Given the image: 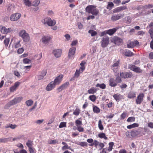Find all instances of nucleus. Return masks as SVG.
<instances>
[{
    "instance_id": "obj_61",
    "label": "nucleus",
    "mask_w": 153,
    "mask_h": 153,
    "mask_svg": "<svg viewBox=\"0 0 153 153\" xmlns=\"http://www.w3.org/2000/svg\"><path fill=\"white\" fill-rule=\"evenodd\" d=\"M21 45L20 44L19 42L16 43L15 44L14 47L16 48H18Z\"/></svg>"
},
{
    "instance_id": "obj_60",
    "label": "nucleus",
    "mask_w": 153,
    "mask_h": 153,
    "mask_svg": "<svg viewBox=\"0 0 153 153\" xmlns=\"http://www.w3.org/2000/svg\"><path fill=\"white\" fill-rule=\"evenodd\" d=\"M24 51V49L23 48H19L18 50L17 53L19 54L22 53Z\"/></svg>"
},
{
    "instance_id": "obj_8",
    "label": "nucleus",
    "mask_w": 153,
    "mask_h": 153,
    "mask_svg": "<svg viewBox=\"0 0 153 153\" xmlns=\"http://www.w3.org/2000/svg\"><path fill=\"white\" fill-rule=\"evenodd\" d=\"M21 15L19 13H16L12 14L10 17V20L12 21H16L18 20Z\"/></svg>"
},
{
    "instance_id": "obj_21",
    "label": "nucleus",
    "mask_w": 153,
    "mask_h": 153,
    "mask_svg": "<svg viewBox=\"0 0 153 153\" xmlns=\"http://www.w3.org/2000/svg\"><path fill=\"white\" fill-rule=\"evenodd\" d=\"M149 32L150 33L152 39V40L150 43V47L151 48L153 49V28L149 30Z\"/></svg>"
},
{
    "instance_id": "obj_9",
    "label": "nucleus",
    "mask_w": 153,
    "mask_h": 153,
    "mask_svg": "<svg viewBox=\"0 0 153 153\" xmlns=\"http://www.w3.org/2000/svg\"><path fill=\"white\" fill-rule=\"evenodd\" d=\"M144 94L143 93L140 94L137 96L136 100V103L138 104H140L143 101Z\"/></svg>"
},
{
    "instance_id": "obj_15",
    "label": "nucleus",
    "mask_w": 153,
    "mask_h": 153,
    "mask_svg": "<svg viewBox=\"0 0 153 153\" xmlns=\"http://www.w3.org/2000/svg\"><path fill=\"white\" fill-rule=\"evenodd\" d=\"M20 84V82H16L14 85L10 88V91L13 92L15 91L17 88Z\"/></svg>"
},
{
    "instance_id": "obj_47",
    "label": "nucleus",
    "mask_w": 153,
    "mask_h": 153,
    "mask_svg": "<svg viewBox=\"0 0 153 153\" xmlns=\"http://www.w3.org/2000/svg\"><path fill=\"white\" fill-rule=\"evenodd\" d=\"M88 32L91 34V36H95L97 34V33L95 31L93 30H90Z\"/></svg>"
},
{
    "instance_id": "obj_4",
    "label": "nucleus",
    "mask_w": 153,
    "mask_h": 153,
    "mask_svg": "<svg viewBox=\"0 0 153 153\" xmlns=\"http://www.w3.org/2000/svg\"><path fill=\"white\" fill-rule=\"evenodd\" d=\"M111 41L112 42L117 45H120L123 43L122 39L117 37H114L112 38L111 39Z\"/></svg>"
},
{
    "instance_id": "obj_16",
    "label": "nucleus",
    "mask_w": 153,
    "mask_h": 153,
    "mask_svg": "<svg viewBox=\"0 0 153 153\" xmlns=\"http://www.w3.org/2000/svg\"><path fill=\"white\" fill-rule=\"evenodd\" d=\"M96 8V7L94 5H89L86 8L85 10L88 13H90V12L93 11Z\"/></svg>"
},
{
    "instance_id": "obj_44",
    "label": "nucleus",
    "mask_w": 153,
    "mask_h": 153,
    "mask_svg": "<svg viewBox=\"0 0 153 153\" xmlns=\"http://www.w3.org/2000/svg\"><path fill=\"white\" fill-rule=\"evenodd\" d=\"M23 62L24 64H27L30 63L31 60L27 58H25L23 60Z\"/></svg>"
},
{
    "instance_id": "obj_27",
    "label": "nucleus",
    "mask_w": 153,
    "mask_h": 153,
    "mask_svg": "<svg viewBox=\"0 0 153 153\" xmlns=\"http://www.w3.org/2000/svg\"><path fill=\"white\" fill-rule=\"evenodd\" d=\"M97 91V88L92 87L88 90V92L89 94H94L96 93Z\"/></svg>"
},
{
    "instance_id": "obj_25",
    "label": "nucleus",
    "mask_w": 153,
    "mask_h": 153,
    "mask_svg": "<svg viewBox=\"0 0 153 153\" xmlns=\"http://www.w3.org/2000/svg\"><path fill=\"white\" fill-rule=\"evenodd\" d=\"M23 41L25 42H27L29 41L30 37L28 33L26 34L22 38Z\"/></svg>"
},
{
    "instance_id": "obj_20",
    "label": "nucleus",
    "mask_w": 153,
    "mask_h": 153,
    "mask_svg": "<svg viewBox=\"0 0 153 153\" xmlns=\"http://www.w3.org/2000/svg\"><path fill=\"white\" fill-rule=\"evenodd\" d=\"M126 8V7L124 6L118 7L113 10V13H118L123 10L125 9Z\"/></svg>"
},
{
    "instance_id": "obj_30",
    "label": "nucleus",
    "mask_w": 153,
    "mask_h": 153,
    "mask_svg": "<svg viewBox=\"0 0 153 153\" xmlns=\"http://www.w3.org/2000/svg\"><path fill=\"white\" fill-rule=\"evenodd\" d=\"M98 126L99 129L101 131L103 130L104 129L101 120H100L98 121Z\"/></svg>"
},
{
    "instance_id": "obj_42",
    "label": "nucleus",
    "mask_w": 153,
    "mask_h": 153,
    "mask_svg": "<svg viewBox=\"0 0 153 153\" xmlns=\"http://www.w3.org/2000/svg\"><path fill=\"white\" fill-rule=\"evenodd\" d=\"M127 116H128L127 112H124L120 115V119L121 120H123Z\"/></svg>"
},
{
    "instance_id": "obj_43",
    "label": "nucleus",
    "mask_w": 153,
    "mask_h": 153,
    "mask_svg": "<svg viewBox=\"0 0 153 153\" xmlns=\"http://www.w3.org/2000/svg\"><path fill=\"white\" fill-rule=\"evenodd\" d=\"M136 94L134 92H131L129 94L128 97L129 98H132L135 97Z\"/></svg>"
},
{
    "instance_id": "obj_12",
    "label": "nucleus",
    "mask_w": 153,
    "mask_h": 153,
    "mask_svg": "<svg viewBox=\"0 0 153 153\" xmlns=\"http://www.w3.org/2000/svg\"><path fill=\"white\" fill-rule=\"evenodd\" d=\"M63 77V76L62 75H59L55 78L53 82V83L55 85L59 84L61 82Z\"/></svg>"
},
{
    "instance_id": "obj_58",
    "label": "nucleus",
    "mask_w": 153,
    "mask_h": 153,
    "mask_svg": "<svg viewBox=\"0 0 153 153\" xmlns=\"http://www.w3.org/2000/svg\"><path fill=\"white\" fill-rule=\"evenodd\" d=\"M80 74V70H76L75 73V76L76 77H78Z\"/></svg>"
},
{
    "instance_id": "obj_24",
    "label": "nucleus",
    "mask_w": 153,
    "mask_h": 153,
    "mask_svg": "<svg viewBox=\"0 0 153 153\" xmlns=\"http://www.w3.org/2000/svg\"><path fill=\"white\" fill-rule=\"evenodd\" d=\"M119 64V62L118 61L112 65V68L114 72H115L117 71V70L118 68Z\"/></svg>"
},
{
    "instance_id": "obj_19",
    "label": "nucleus",
    "mask_w": 153,
    "mask_h": 153,
    "mask_svg": "<svg viewBox=\"0 0 153 153\" xmlns=\"http://www.w3.org/2000/svg\"><path fill=\"white\" fill-rule=\"evenodd\" d=\"M113 97L115 100L117 102L119 101L120 100L123 99V97L122 95L118 94L114 95Z\"/></svg>"
},
{
    "instance_id": "obj_10",
    "label": "nucleus",
    "mask_w": 153,
    "mask_h": 153,
    "mask_svg": "<svg viewBox=\"0 0 153 153\" xmlns=\"http://www.w3.org/2000/svg\"><path fill=\"white\" fill-rule=\"evenodd\" d=\"M132 76V74L131 72L122 73L120 74L121 77L124 79L130 78Z\"/></svg>"
},
{
    "instance_id": "obj_22",
    "label": "nucleus",
    "mask_w": 153,
    "mask_h": 153,
    "mask_svg": "<svg viewBox=\"0 0 153 153\" xmlns=\"http://www.w3.org/2000/svg\"><path fill=\"white\" fill-rule=\"evenodd\" d=\"M117 85V82L114 78H111L109 80V85L111 87H115Z\"/></svg>"
},
{
    "instance_id": "obj_41",
    "label": "nucleus",
    "mask_w": 153,
    "mask_h": 153,
    "mask_svg": "<svg viewBox=\"0 0 153 153\" xmlns=\"http://www.w3.org/2000/svg\"><path fill=\"white\" fill-rule=\"evenodd\" d=\"M124 54L126 56H131L133 55V53L132 52L126 50Z\"/></svg>"
},
{
    "instance_id": "obj_45",
    "label": "nucleus",
    "mask_w": 153,
    "mask_h": 153,
    "mask_svg": "<svg viewBox=\"0 0 153 153\" xmlns=\"http://www.w3.org/2000/svg\"><path fill=\"white\" fill-rule=\"evenodd\" d=\"M100 142L97 140H94L92 144H91V146H94L95 147H97L99 145Z\"/></svg>"
},
{
    "instance_id": "obj_49",
    "label": "nucleus",
    "mask_w": 153,
    "mask_h": 153,
    "mask_svg": "<svg viewBox=\"0 0 153 153\" xmlns=\"http://www.w3.org/2000/svg\"><path fill=\"white\" fill-rule=\"evenodd\" d=\"M42 53H39V54L35 55V58L37 60H39L42 58Z\"/></svg>"
},
{
    "instance_id": "obj_40",
    "label": "nucleus",
    "mask_w": 153,
    "mask_h": 153,
    "mask_svg": "<svg viewBox=\"0 0 153 153\" xmlns=\"http://www.w3.org/2000/svg\"><path fill=\"white\" fill-rule=\"evenodd\" d=\"M80 113V110L78 108H76L73 112V114L74 115L78 116Z\"/></svg>"
},
{
    "instance_id": "obj_34",
    "label": "nucleus",
    "mask_w": 153,
    "mask_h": 153,
    "mask_svg": "<svg viewBox=\"0 0 153 153\" xmlns=\"http://www.w3.org/2000/svg\"><path fill=\"white\" fill-rule=\"evenodd\" d=\"M10 42V39L8 38H5L4 41V43L5 45V47L7 48L8 45V44Z\"/></svg>"
},
{
    "instance_id": "obj_2",
    "label": "nucleus",
    "mask_w": 153,
    "mask_h": 153,
    "mask_svg": "<svg viewBox=\"0 0 153 153\" xmlns=\"http://www.w3.org/2000/svg\"><path fill=\"white\" fill-rule=\"evenodd\" d=\"M13 31V29L12 28H6L5 26L0 25V31L2 34L6 35Z\"/></svg>"
},
{
    "instance_id": "obj_62",
    "label": "nucleus",
    "mask_w": 153,
    "mask_h": 153,
    "mask_svg": "<svg viewBox=\"0 0 153 153\" xmlns=\"http://www.w3.org/2000/svg\"><path fill=\"white\" fill-rule=\"evenodd\" d=\"M64 36L67 40H69L70 39L71 36L69 34H65Z\"/></svg>"
},
{
    "instance_id": "obj_57",
    "label": "nucleus",
    "mask_w": 153,
    "mask_h": 153,
    "mask_svg": "<svg viewBox=\"0 0 153 153\" xmlns=\"http://www.w3.org/2000/svg\"><path fill=\"white\" fill-rule=\"evenodd\" d=\"M31 65H29L24 67V69L25 71H29L31 67Z\"/></svg>"
},
{
    "instance_id": "obj_48",
    "label": "nucleus",
    "mask_w": 153,
    "mask_h": 153,
    "mask_svg": "<svg viewBox=\"0 0 153 153\" xmlns=\"http://www.w3.org/2000/svg\"><path fill=\"white\" fill-rule=\"evenodd\" d=\"M66 127V123L65 122H62L60 123L59 127L60 128H62L63 127Z\"/></svg>"
},
{
    "instance_id": "obj_37",
    "label": "nucleus",
    "mask_w": 153,
    "mask_h": 153,
    "mask_svg": "<svg viewBox=\"0 0 153 153\" xmlns=\"http://www.w3.org/2000/svg\"><path fill=\"white\" fill-rule=\"evenodd\" d=\"M97 98L96 96L95 95H91L89 97V99L93 102L95 101Z\"/></svg>"
},
{
    "instance_id": "obj_35",
    "label": "nucleus",
    "mask_w": 153,
    "mask_h": 153,
    "mask_svg": "<svg viewBox=\"0 0 153 153\" xmlns=\"http://www.w3.org/2000/svg\"><path fill=\"white\" fill-rule=\"evenodd\" d=\"M96 86L97 87H100L102 89H104L106 88V85L104 83L99 84V83L97 84Z\"/></svg>"
},
{
    "instance_id": "obj_36",
    "label": "nucleus",
    "mask_w": 153,
    "mask_h": 153,
    "mask_svg": "<svg viewBox=\"0 0 153 153\" xmlns=\"http://www.w3.org/2000/svg\"><path fill=\"white\" fill-rule=\"evenodd\" d=\"M127 47L129 48H132L134 46V44L133 42H131L130 41H128V42Z\"/></svg>"
},
{
    "instance_id": "obj_17",
    "label": "nucleus",
    "mask_w": 153,
    "mask_h": 153,
    "mask_svg": "<svg viewBox=\"0 0 153 153\" xmlns=\"http://www.w3.org/2000/svg\"><path fill=\"white\" fill-rule=\"evenodd\" d=\"M62 52L61 49H55L53 50V53L56 57H59L60 56Z\"/></svg>"
},
{
    "instance_id": "obj_31",
    "label": "nucleus",
    "mask_w": 153,
    "mask_h": 153,
    "mask_svg": "<svg viewBox=\"0 0 153 153\" xmlns=\"http://www.w3.org/2000/svg\"><path fill=\"white\" fill-rule=\"evenodd\" d=\"M93 111L95 113H98L100 112V109L97 106H93Z\"/></svg>"
},
{
    "instance_id": "obj_23",
    "label": "nucleus",
    "mask_w": 153,
    "mask_h": 153,
    "mask_svg": "<svg viewBox=\"0 0 153 153\" xmlns=\"http://www.w3.org/2000/svg\"><path fill=\"white\" fill-rule=\"evenodd\" d=\"M117 29H118V28H114L112 29L107 30V34H108L110 35H113L115 32H116Z\"/></svg>"
},
{
    "instance_id": "obj_6",
    "label": "nucleus",
    "mask_w": 153,
    "mask_h": 153,
    "mask_svg": "<svg viewBox=\"0 0 153 153\" xmlns=\"http://www.w3.org/2000/svg\"><path fill=\"white\" fill-rule=\"evenodd\" d=\"M76 48L72 47L69 49L68 54V57L70 59H73L74 58V55L75 53Z\"/></svg>"
},
{
    "instance_id": "obj_18",
    "label": "nucleus",
    "mask_w": 153,
    "mask_h": 153,
    "mask_svg": "<svg viewBox=\"0 0 153 153\" xmlns=\"http://www.w3.org/2000/svg\"><path fill=\"white\" fill-rule=\"evenodd\" d=\"M55 86V85L53 83V81H52L47 85L46 89L48 91H50L54 88Z\"/></svg>"
},
{
    "instance_id": "obj_50",
    "label": "nucleus",
    "mask_w": 153,
    "mask_h": 153,
    "mask_svg": "<svg viewBox=\"0 0 153 153\" xmlns=\"http://www.w3.org/2000/svg\"><path fill=\"white\" fill-rule=\"evenodd\" d=\"M58 141L56 140H50L48 141V143L50 144H55L58 143Z\"/></svg>"
},
{
    "instance_id": "obj_63",
    "label": "nucleus",
    "mask_w": 153,
    "mask_h": 153,
    "mask_svg": "<svg viewBox=\"0 0 153 153\" xmlns=\"http://www.w3.org/2000/svg\"><path fill=\"white\" fill-rule=\"evenodd\" d=\"M127 86V85L126 84L123 83L122 85H120V87L121 89H123L126 88Z\"/></svg>"
},
{
    "instance_id": "obj_55",
    "label": "nucleus",
    "mask_w": 153,
    "mask_h": 153,
    "mask_svg": "<svg viewBox=\"0 0 153 153\" xmlns=\"http://www.w3.org/2000/svg\"><path fill=\"white\" fill-rule=\"evenodd\" d=\"M79 145L80 146H82L84 147V146H87V143L85 142H80L79 143Z\"/></svg>"
},
{
    "instance_id": "obj_54",
    "label": "nucleus",
    "mask_w": 153,
    "mask_h": 153,
    "mask_svg": "<svg viewBox=\"0 0 153 153\" xmlns=\"http://www.w3.org/2000/svg\"><path fill=\"white\" fill-rule=\"evenodd\" d=\"M47 71L46 70H43L39 74H41L42 76L41 78H43L46 75Z\"/></svg>"
},
{
    "instance_id": "obj_7",
    "label": "nucleus",
    "mask_w": 153,
    "mask_h": 153,
    "mask_svg": "<svg viewBox=\"0 0 153 153\" xmlns=\"http://www.w3.org/2000/svg\"><path fill=\"white\" fill-rule=\"evenodd\" d=\"M128 68L131 70L137 73H141L142 72L140 68L134 65H130L128 66Z\"/></svg>"
},
{
    "instance_id": "obj_56",
    "label": "nucleus",
    "mask_w": 153,
    "mask_h": 153,
    "mask_svg": "<svg viewBox=\"0 0 153 153\" xmlns=\"http://www.w3.org/2000/svg\"><path fill=\"white\" fill-rule=\"evenodd\" d=\"M78 44V42L77 40H75L73 41L71 44V46H74Z\"/></svg>"
},
{
    "instance_id": "obj_11",
    "label": "nucleus",
    "mask_w": 153,
    "mask_h": 153,
    "mask_svg": "<svg viewBox=\"0 0 153 153\" xmlns=\"http://www.w3.org/2000/svg\"><path fill=\"white\" fill-rule=\"evenodd\" d=\"M22 99V97H19L15 98L14 100H12L9 102V104L10 105H12L15 104L17 103L20 102Z\"/></svg>"
},
{
    "instance_id": "obj_5",
    "label": "nucleus",
    "mask_w": 153,
    "mask_h": 153,
    "mask_svg": "<svg viewBox=\"0 0 153 153\" xmlns=\"http://www.w3.org/2000/svg\"><path fill=\"white\" fill-rule=\"evenodd\" d=\"M109 43V38L108 37H104L102 38L101 42V46L103 48L106 47Z\"/></svg>"
},
{
    "instance_id": "obj_52",
    "label": "nucleus",
    "mask_w": 153,
    "mask_h": 153,
    "mask_svg": "<svg viewBox=\"0 0 153 153\" xmlns=\"http://www.w3.org/2000/svg\"><path fill=\"white\" fill-rule=\"evenodd\" d=\"M33 103V101L31 100H29L26 102V103L27 106H31Z\"/></svg>"
},
{
    "instance_id": "obj_51",
    "label": "nucleus",
    "mask_w": 153,
    "mask_h": 153,
    "mask_svg": "<svg viewBox=\"0 0 153 153\" xmlns=\"http://www.w3.org/2000/svg\"><path fill=\"white\" fill-rule=\"evenodd\" d=\"M90 13L96 16L99 13V11L96 8L93 11L90 12Z\"/></svg>"
},
{
    "instance_id": "obj_1",
    "label": "nucleus",
    "mask_w": 153,
    "mask_h": 153,
    "mask_svg": "<svg viewBox=\"0 0 153 153\" xmlns=\"http://www.w3.org/2000/svg\"><path fill=\"white\" fill-rule=\"evenodd\" d=\"M42 23L48 25L49 26H53L55 25L56 24V21L54 20H52L50 18L46 17L44 18L42 21Z\"/></svg>"
},
{
    "instance_id": "obj_38",
    "label": "nucleus",
    "mask_w": 153,
    "mask_h": 153,
    "mask_svg": "<svg viewBox=\"0 0 153 153\" xmlns=\"http://www.w3.org/2000/svg\"><path fill=\"white\" fill-rule=\"evenodd\" d=\"M40 3V1L38 0H36L34 1L31 3V6H38Z\"/></svg>"
},
{
    "instance_id": "obj_13",
    "label": "nucleus",
    "mask_w": 153,
    "mask_h": 153,
    "mask_svg": "<svg viewBox=\"0 0 153 153\" xmlns=\"http://www.w3.org/2000/svg\"><path fill=\"white\" fill-rule=\"evenodd\" d=\"M123 14H119L116 15H113L112 16L111 19L112 21H116L123 18Z\"/></svg>"
},
{
    "instance_id": "obj_53",
    "label": "nucleus",
    "mask_w": 153,
    "mask_h": 153,
    "mask_svg": "<svg viewBox=\"0 0 153 153\" xmlns=\"http://www.w3.org/2000/svg\"><path fill=\"white\" fill-rule=\"evenodd\" d=\"M26 144L29 148H30L32 147V146L33 144L32 142L30 140H28V142L26 143Z\"/></svg>"
},
{
    "instance_id": "obj_26",
    "label": "nucleus",
    "mask_w": 153,
    "mask_h": 153,
    "mask_svg": "<svg viewBox=\"0 0 153 153\" xmlns=\"http://www.w3.org/2000/svg\"><path fill=\"white\" fill-rule=\"evenodd\" d=\"M139 125L138 123H134L132 125L128 126L127 128L128 129H131L133 128L137 127L139 126Z\"/></svg>"
},
{
    "instance_id": "obj_39",
    "label": "nucleus",
    "mask_w": 153,
    "mask_h": 153,
    "mask_svg": "<svg viewBox=\"0 0 153 153\" xmlns=\"http://www.w3.org/2000/svg\"><path fill=\"white\" fill-rule=\"evenodd\" d=\"M24 3L26 6L30 7L31 6V3L29 0H23Z\"/></svg>"
},
{
    "instance_id": "obj_33",
    "label": "nucleus",
    "mask_w": 153,
    "mask_h": 153,
    "mask_svg": "<svg viewBox=\"0 0 153 153\" xmlns=\"http://www.w3.org/2000/svg\"><path fill=\"white\" fill-rule=\"evenodd\" d=\"M114 6V4L113 3L111 2H110L108 3L106 8L107 9L111 10L113 7Z\"/></svg>"
},
{
    "instance_id": "obj_29",
    "label": "nucleus",
    "mask_w": 153,
    "mask_h": 153,
    "mask_svg": "<svg viewBox=\"0 0 153 153\" xmlns=\"http://www.w3.org/2000/svg\"><path fill=\"white\" fill-rule=\"evenodd\" d=\"M98 137L100 138H103L105 140L108 139V137L106 136L105 134L103 133H99L98 134Z\"/></svg>"
},
{
    "instance_id": "obj_32",
    "label": "nucleus",
    "mask_w": 153,
    "mask_h": 153,
    "mask_svg": "<svg viewBox=\"0 0 153 153\" xmlns=\"http://www.w3.org/2000/svg\"><path fill=\"white\" fill-rule=\"evenodd\" d=\"M109 147L107 149V150L108 152H110L112 150L113 147L114 145V143L113 142H111L108 144Z\"/></svg>"
},
{
    "instance_id": "obj_14",
    "label": "nucleus",
    "mask_w": 153,
    "mask_h": 153,
    "mask_svg": "<svg viewBox=\"0 0 153 153\" xmlns=\"http://www.w3.org/2000/svg\"><path fill=\"white\" fill-rule=\"evenodd\" d=\"M51 38L49 36H44L42 37L41 40V42L43 44L45 45L50 40Z\"/></svg>"
},
{
    "instance_id": "obj_46",
    "label": "nucleus",
    "mask_w": 153,
    "mask_h": 153,
    "mask_svg": "<svg viewBox=\"0 0 153 153\" xmlns=\"http://www.w3.org/2000/svg\"><path fill=\"white\" fill-rule=\"evenodd\" d=\"M135 118L134 117H130L127 120V121L128 122H133L135 121Z\"/></svg>"
},
{
    "instance_id": "obj_28",
    "label": "nucleus",
    "mask_w": 153,
    "mask_h": 153,
    "mask_svg": "<svg viewBox=\"0 0 153 153\" xmlns=\"http://www.w3.org/2000/svg\"><path fill=\"white\" fill-rule=\"evenodd\" d=\"M27 33H26L25 30H22L19 32V35L22 38Z\"/></svg>"
},
{
    "instance_id": "obj_3",
    "label": "nucleus",
    "mask_w": 153,
    "mask_h": 153,
    "mask_svg": "<svg viewBox=\"0 0 153 153\" xmlns=\"http://www.w3.org/2000/svg\"><path fill=\"white\" fill-rule=\"evenodd\" d=\"M75 123L77 128H76L74 127L73 129L74 130H76V129L79 132H82L84 131V130L83 128L81 126L82 125V123L81 121L77 120L75 121Z\"/></svg>"
},
{
    "instance_id": "obj_59",
    "label": "nucleus",
    "mask_w": 153,
    "mask_h": 153,
    "mask_svg": "<svg viewBox=\"0 0 153 153\" xmlns=\"http://www.w3.org/2000/svg\"><path fill=\"white\" fill-rule=\"evenodd\" d=\"M8 141V139L7 138H1L0 139V143H5Z\"/></svg>"
},
{
    "instance_id": "obj_64",
    "label": "nucleus",
    "mask_w": 153,
    "mask_h": 153,
    "mask_svg": "<svg viewBox=\"0 0 153 153\" xmlns=\"http://www.w3.org/2000/svg\"><path fill=\"white\" fill-rule=\"evenodd\" d=\"M107 105L108 108H111L114 105V103L112 102H110L107 104Z\"/></svg>"
}]
</instances>
